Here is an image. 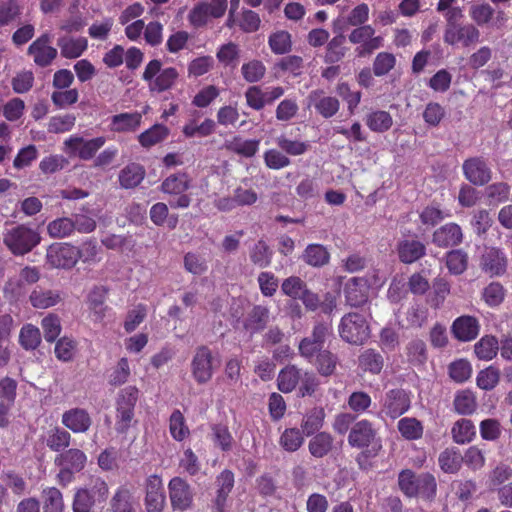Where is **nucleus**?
Masks as SVG:
<instances>
[{
	"mask_svg": "<svg viewBox=\"0 0 512 512\" xmlns=\"http://www.w3.org/2000/svg\"><path fill=\"white\" fill-rule=\"evenodd\" d=\"M480 267L491 277L500 276L506 272L507 258L500 249L489 247L482 254Z\"/></svg>",
	"mask_w": 512,
	"mask_h": 512,
	"instance_id": "obj_20",
	"label": "nucleus"
},
{
	"mask_svg": "<svg viewBox=\"0 0 512 512\" xmlns=\"http://www.w3.org/2000/svg\"><path fill=\"white\" fill-rule=\"evenodd\" d=\"M411 406L409 394L401 388L391 389L385 393L382 411L391 419L406 413Z\"/></svg>",
	"mask_w": 512,
	"mask_h": 512,
	"instance_id": "obj_15",
	"label": "nucleus"
},
{
	"mask_svg": "<svg viewBox=\"0 0 512 512\" xmlns=\"http://www.w3.org/2000/svg\"><path fill=\"white\" fill-rule=\"evenodd\" d=\"M109 289L103 285L94 286L87 295V305L95 321H102L110 309L106 305Z\"/></svg>",
	"mask_w": 512,
	"mask_h": 512,
	"instance_id": "obj_24",
	"label": "nucleus"
},
{
	"mask_svg": "<svg viewBox=\"0 0 512 512\" xmlns=\"http://www.w3.org/2000/svg\"><path fill=\"white\" fill-rule=\"evenodd\" d=\"M359 367L371 374H379L384 366L382 354L375 349H366L358 357Z\"/></svg>",
	"mask_w": 512,
	"mask_h": 512,
	"instance_id": "obj_43",
	"label": "nucleus"
},
{
	"mask_svg": "<svg viewBox=\"0 0 512 512\" xmlns=\"http://www.w3.org/2000/svg\"><path fill=\"white\" fill-rule=\"evenodd\" d=\"M168 490L174 511H186L192 507L194 495L190 485L184 479L172 478L168 483Z\"/></svg>",
	"mask_w": 512,
	"mask_h": 512,
	"instance_id": "obj_14",
	"label": "nucleus"
},
{
	"mask_svg": "<svg viewBox=\"0 0 512 512\" xmlns=\"http://www.w3.org/2000/svg\"><path fill=\"white\" fill-rule=\"evenodd\" d=\"M194 118L190 119L182 128V133L186 138L193 137H208L214 133L216 123L211 118H206L201 124L197 123L196 117L199 116V112L193 113Z\"/></svg>",
	"mask_w": 512,
	"mask_h": 512,
	"instance_id": "obj_34",
	"label": "nucleus"
},
{
	"mask_svg": "<svg viewBox=\"0 0 512 512\" xmlns=\"http://www.w3.org/2000/svg\"><path fill=\"white\" fill-rule=\"evenodd\" d=\"M398 486L408 498L420 497L431 502L437 495L436 478L429 472L416 475L411 469H403L398 474Z\"/></svg>",
	"mask_w": 512,
	"mask_h": 512,
	"instance_id": "obj_3",
	"label": "nucleus"
},
{
	"mask_svg": "<svg viewBox=\"0 0 512 512\" xmlns=\"http://www.w3.org/2000/svg\"><path fill=\"white\" fill-rule=\"evenodd\" d=\"M438 463L444 473L455 474L463 464V455L455 447L444 449L438 457Z\"/></svg>",
	"mask_w": 512,
	"mask_h": 512,
	"instance_id": "obj_37",
	"label": "nucleus"
},
{
	"mask_svg": "<svg viewBox=\"0 0 512 512\" xmlns=\"http://www.w3.org/2000/svg\"><path fill=\"white\" fill-rule=\"evenodd\" d=\"M216 57L223 66L235 68L238 65L240 57L238 44L228 42L221 45L217 50Z\"/></svg>",
	"mask_w": 512,
	"mask_h": 512,
	"instance_id": "obj_54",
	"label": "nucleus"
},
{
	"mask_svg": "<svg viewBox=\"0 0 512 512\" xmlns=\"http://www.w3.org/2000/svg\"><path fill=\"white\" fill-rule=\"evenodd\" d=\"M191 374L200 385L209 382L214 374V356L207 345L196 347L192 361Z\"/></svg>",
	"mask_w": 512,
	"mask_h": 512,
	"instance_id": "obj_11",
	"label": "nucleus"
},
{
	"mask_svg": "<svg viewBox=\"0 0 512 512\" xmlns=\"http://www.w3.org/2000/svg\"><path fill=\"white\" fill-rule=\"evenodd\" d=\"M51 36L42 34L28 47V54L33 57L34 63L39 67L49 66L57 57V49L50 46Z\"/></svg>",
	"mask_w": 512,
	"mask_h": 512,
	"instance_id": "obj_16",
	"label": "nucleus"
},
{
	"mask_svg": "<svg viewBox=\"0 0 512 512\" xmlns=\"http://www.w3.org/2000/svg\"><path fill=\"white\" fill-rule=\"evenodd\" d=\"M266 73V67L262 61L253 59L244 63L241 67V74L248 83L259 82Z\"/></svg>",
	"mask_w": 512,
	"mask_h": 512,
	"instance_id": "obj_64",
	"label": "nucleus"
},
{
	"mask_svg": "<svg viewBox=\"0 0 512 512\" xmlns=\"http://www.w3.org/2000/svg\"><path fill=\"white\" fill-rule=\"evenodd\" d=\"M347 440L352 448L362 450L356 457V462L360 468H364L366 460L370 457H376L382 449L378 429L368 419L356 421L350 428Z\"/></svg>",
	"mask_w": 512,
	"mask_h": 512,
	"instance_id": "obj_1",
	"label": "nucleus"
},
{
	"mask_svg": "<svg viewBox=\"0 0 512 512\" xmlns=\"http://www.w3.org/2000/svg\"><path fill=\"white\" fill-rule=\"evenodd\" d=\"M302 374V370L296 365L285 366L277 377L278 389L283 393L292 392L299 384Z\"/></svg>",
	"mask_w": 512,
	"mask_h": 512,
	"instance_id": "obj_36",
	"label": "nucleus"
},
{
	"mask_svg": "<svg viewBox=\"0 0 512 512\" xmlns=\"http://www.w3.org/2000/svg\"><path fill=\"white\" fill-rule=\"evenodd\" d=\"M408 360L413 365H423L428 358L426 343L421 339L411 340L406 347Z\"/></svg>",
	"mask_w": 512,
	"mask_h": 512,
	"instance_id": "obj_62",
	"label": "nucleus"
},
{
	"mask_svg": "<svg viewBox=\"0 0 512 512\" xmlns=\"http://www.w3.org/2000/svg\"><path fill=\"white\" fill-rule=\"evenodd\" d=\"M463 17L461 8L454 7L445 14L444 43L469 48L480 41V30L473 23L459 22Z\"/></svg>",
	"mask_w": 512,
	"mask_h": 512,
	"instance_id": "obj_2",
	"label": "nucleus"
},
{
	"mask_svg": "<svg viewBox=\"0 0 512 512\" xmlns=\"http://www.w3.org/2000/svg\"><path fill=\"white\" fill-rule=\"evenodd\" d=\"M498 350L499 343L495 336L486 335L474 345L476 357L484 361L492 360L497 355Z\"/></svg>",
	"mask_w": 512,
	"mask_h": 512,
	"instance_id": "obj_48",
	"label": "nucleus"
},
{
	"mask_svg": "<svg viewBox=\"0 0 512 512\" xmlns=\"http://www.w3.org/2000/svg\"><path fill=\"white\" fill-rule=\"evenodd\" d=\"M269 309L263 305H255L246 315L243 328L251 335L263 331L269 322Z\"/></svg>",
	"mask_w": 512,
	"mask_h": 512,
	"instance_id": "obj_28",
	"label": "nucleus"
},
{
	"mask_svg": "<svg viewBox=\"0 0 512 512\" xmlns=\"http://www.w3.org/2000/svg\"><path fill=\"white\" fill-rule=\"evenodd\" d=\"M57 46L60 48L62 57L76 59L87 49L88 41L85 37L62 36L57 40Z\"/></svg>",
	"mask_w": 512,
	"mask_h": 512,
	"instance_id": "obj_33",
	"label": "nucleus"
},
{
	"mask_svg": "<svg viewBox=\"0 0 512 512\" xmlns=\"http://www.w3.org/2000/svg\"><path fill=\"white\" fill-rule=\"evenodd\" d=\"M451 332L458 341L470 342L478 337L480 324L476 317L462 315L453 321Z\"/></svg>",
	"mask_w": 512,
	"mask_h": 512,
	"instance_id": "obj_19",
	"label": "nucleus"
},
{
	"mask_svg": "<svg viewBox=\"0 0 512 512\" xmlns=\"http://www.w3.org/2000/svg\"><path fill=\"white\" fill-rule=\"evenodd\" d=\"M77 342L68 336L59 338L55 344L54 352L58 360L62 362L72 361L76 352Z\"/></svg>",
	"mask_w": 512,
	"mask_h": 512,
	"instance_id": "obj_63",
	"label": "nucleus"
},
{
	"mask_svg": "<svg viewBox=\"0 0 512 512\" xmlns=\"http://www.w3.org/2000/svg\"><path fill=\"white\" fill-rule=\"evenodd\" d=\"M141 120L142 116L138 112L116 114L110 119L109 129L117 133L134 132L139 128Z\"/></svg>",
	"mask_w": 512,
	"mask_h": 512,
	"instance_id": "obj_31",
	"label": "nucleus"
},
{
	"mask_svg": "<svg viewBox=\"0 0 512 512\" xmlns=\"http://www.w3.org/2000/svg\"><path fill=\"white\" fill-rule=\"evenodd\" d=\"M365 125L374 133H385L393 126L392 115L385 110H370L363 118Z\"/></svg>",
	"mask_w": 512,
	"mask_h": 512,
	"instance_id": "obj_32",
	"label": "nucleus"
},
{
	"mask_svg": "<svg viewBox=\"0 0 512 512\" xmlns=\"http://www.w3.org/2000/svg\"><path fill=\"white\" fill-rule=\"evenodd\" d=\"M40 242L39 231L26 224H17L3 232V244L14 256L30 253Z\"/></svg>",
	"mask_w": 512,
	"mask_h": 512,
	"instance_id": "obj_4",
	"label": "nucleus"
},
{
	"mask_svg": "<svg viewBox=\"0 0 512 512\" xmlns=\"http://www.w3.org/2000/svg\"><path fill=\"white\" fill-rule=\"evenodd\" d=\"M71 442V434L59 427H55L48 434L46 439L47 446L54 452H60L67 448Z\"/></svg>",
	"mask_w": 512,
	"mask_h": 512,
	"instance_id": "obj_61",
	"label": "nucleus"
},
{
	"mask_svg": "<svg viewBox=\"0 0 512 512\" xmlns=\"http://www.w3.org/2000/svg\"><path fill=\"white\" fill-rule=\"evenodd\" d=\"M146 512H163L166 504V495L162 478L153 474L146 478L144 483Z\"/></svg>",
	"mask_w": 512,
	"mask_h": 512,
	"instance_id": "obj_12",
	"label": "nucleus"
},
{
	"mask_svg": "<svg viewBox=\"0 0 512 512\" xmlns=\"http://www.w3.org/2000/svg\"><path fill=\"white\" fill-rule=\"evenodd\" d=\"M345 42L346 38L343 34L334 36L327 44L324 62L335 64L341 61L346 53Z\"/></svg>",
	"mask_w": 512,
	"mask_h": 512,
	"instance_id": "obj_50",
	"label": "nucleus"
},
{
	"mask_svg": "<svg viewBox=\"0 0 512 512\" xmlns=\"http://www.w3.org/2000/svg\"><path fill=\"white\" fill-rule=\"evenodd\" d=\"M61 293L58 290L36 286L29 295L30 304L36 309H47L60 303Z\"/></svg>",
	"mask_w": 512,
	"mask_h": 512,
	"instance_id": "obj_29",
	"label": "nucleus"
},
{
	"mask_svg": "<svg viewBox=\"0 0 512 512\" xmlns=\"http://www.w3.org/2000/svg\"><path fill=\"white\" fill-rule=\"evenodd\" d=\"M303 435L298 428H286L280 436L279 444L285 451L295 452L304 443Z\"/></svg>",
	"mask_w": 512,
	"mask_h": 512,
	"instance_id": "obj_57",
	"label": "nucleus"
},
{
	"mask_svg": "<svg viewBox=\"0 0 512 512\" xmlns=\"http://www.w3.org/2000/svg\"><path fill=\"white\" fill-rule=\"evenodd\" d=\"M463 241L461 227L456 223H447L436 229L432 235V242L440 248L459 245Z\"/></svg>",
	"mask_w": 512,
	"mask_h": 512,
	"instance_id": "obj_21",
	"label": "nucleus"
},
{
	"mask_svg": "<svg viewBox=\"0 0 512 512\" xmlns=\"http://www.w3.org/2000/svg\"><path fill=\"white\" fill-rule=\"evenodd\" d=\"M169 129L163 124H155L138 136L141 146L150 148L167 138Z\"/></svg>",
	"mask_w": 512,
	"mask_h": 512,
	"instance_id": "obj_49",
	"label": "nucleus"
},
{
	"mask_svg": "<svg viewBox=\"0 0 512 512\" xmlns=\"http://www.w3.org/2000/svg\"><path fill=\"white\" fill-rule=\"evenodd\" d=\"M82 490H86L88 494L96 502H103L107 499L109 494V487L104 479L99 476H91Z\"/></svg>",
	"mask_w": 512,
	"mask_h": 512,
	"instance_id": "obj_60",
	"label": "nucleus"
},
{
	"mask_svg": "<svg viewBox=\"0 0 512 512\" xmlns=\"http://www.w3.org/2000/svg\"><path fill=\"white\" fill-rule=\"evenodd\" d=\"M145 177V169L138 163H129L118 176L119 184L124 189L137 187Z\"/></svg>",
	"mask_w": 512,
	"mask_h": 512,
	"instance_id": "obj_35",
	"label": "nucleus"
},
{
	"mask_svg": "<svg viewBox=\"0 0 512 512\" xmlns=\"http://www.w3.org/2000/svg\"><path fill=\"white\" fill-rule=\"evenodd\" d=\"M138 398L139 390L136 386H127L119 391L116 398L115 416V430L117 433L125 434L130 429Z\"/></svg>",
	"mask_w": 512,
	"mask_h": 512,
	"instance_id": "obj_6",
	"label": "nucleus"
},
{
	"mask_svg": "<svg viewBox=\"0 0 512 512\" xmlns=\"http://www.w3.org/2000/svg\"><path fill=\"white\" fill-rule=\"evenodd\" d=\"M44 512H63L64 500L61 491L56 487H47L42 490Z\"/></svg>",
	"mask_w": 512,
	"mask_h": 512,
	"instance_id": "obj_52",
	"label": "nucleus"
},
{
	"mask_svg": "<svg viewBox=\"0 0 512 512\" xmlns=\"http://www.w3.org/2000/svg\"><path fill=\"white\" fill-rule=\"evenodd\" d=\"M326 413L323 407L315 406L309 409L302 418L301 431L307 437H310L318 432L324 426Z\"/></svg>",
	"mask_w": 512,
	"mask_h": 512,
	"instance_id": "obj_30",
	"label": "nucleus"
},
{
	"mask_svg": "<svg viewBox=\"0 0 512 512\" xmlns=\"http://www.w3.org/2000/svg\"><path fill=\"white\" fill-rule=\"evenodd\" d=\"M191 178L185 172H177L166 177L161 183V191L171 196L168 203L171 208L185 209L191 204V197L186 193L191 187Z\"/></svg>",
	"mask_w": 512,
	"mask_h": 512,
	"instance_id": "obj_5",
	"label": "nucleus"
},
{
	"mask_svg": "<svg viewBox=\"0 0 512 512\" xmlns=\"http://www.w3.org/2000/svg\"><path fill=\"white\" fill-rule=\"evenodd\" d=\"M500 369L494 365L480 370L476 376V385L484 391L493 390L500 381Z\"/></svg>",
	"mask_w": 512,
	"mask_h": 512,
	"instance_id": "obj_51",
	"label": "nucleus"
},
{
	"mask_svg": "<svg viewBox=\"0 0 512 512\" xmlns=\"http://www.w3.org/2000/svg\"><path fill=\"white\" fill-rule=\"evenodd\" d=\"M397 429L401 436L408 441L418 440L424 433L422 422L415 417L401 418L397 423Z\"/></svg>",
	"mask_w": 512,
	"mask_h": 512,
	"instance_id": "obj_44",
	"label": "nucleus"
},
{
	"mask_svg": "<svg viewBox=\"0 0 512 512\" xmlns=\"http://www.w3.org/2000/svg\"><path fill=\"white\" fill-rule=\"evenodd\" d=\"M178 77L176 68L162 69V62L158 59L149 61L142 74V79L148 83L150 91L158 93L171 89Z\"/></svg>",
	"mask_w": 512,
	"mask_h": 512,
	"instance_id": "obj_7",
	"label": "nucleus"
},
{
	"mask_svg": "<svg viewBox=\"0 0 512 512\" xmlns=\"http://www.w3.org/2000/svg\"><path fill=\"white\" fill-rule=\"evenodd\" d=\"M169 431L172 438L179 442L183 441L190 434L185 418L178 409L174 410L170 415Z\"/></svg>",
	"mask_w": 512,
	"mask_h": 512,
	"instance_id": "obj_58",
	"label": "nucleus"
},
{
	"mask_svg": "<svg viewBox=\"0 0 512 512\" xmlns=\"http://www.w3.org/2000/svg\"><path fill=\"white\" fill-rule=\"evenodd\" d=\"M313 364L321 376L328 377L334 374L338 365V357L331 351L324 349L316 355Z\"/></svg>",
	"mask_w": 512,
	"mask_h": 512,
	"instance_id": "obj_47",
	"label": "nucleus"
},
{
	"mask_svg": "<svg viewBox=\"0 0 512 512\" xmlns=\"http://www.w3.org/2000/svg\"><path fill=\"white\" fill-rule=\"evenodd\" d=\"M268 44L274 54H286L292 48L291 34L285 30L274 32L269 36Z\"/></svg>",
	"mask_w": 512,
	"mask_h": 512,
	"instance_id": "obj_56",
	"label": "nucleus"
},
{
	"mask_svg": "<svg viewBox=\"0 0 512 512\" xmlns=\"http://www.w3.org/2000/svg\"><path fill=\"white\" fill-rule=\"evenodd\" d=\"M336 93L347 104V111L350 115L355 114L358 105L361 102L362 92L353 91L347 82H339L336 86Z\"/></svg>",
	"mask_w": 512,
	"mask_h": 512,
	"instance_id": "obj_55",
	"label": "nucleus"
},
{
	"mask_svg": "<svg viewBox=\"0 0 512 512\" xmlns=\"http://www.w3.org/2000/svg\"><path fill=\"white\" fill-rule=\"evenodd\" d=\"M75 231L72 217H59L49 222L47 232L51 238H66Z\"/></svg>",
	"mask_w": 512,
	"mask_h": 512,
	"instance_id": "obj_53",
	"label": "nucleus"
},
{
	"mask_svg": "<svg viewBox=\"0 0 512 512\" xmlns=\"http://www.w3.org/2000/svg\"><path fill=\"white\" fill-rule=\"evenodd\" d=\"M453 407L459 415H471L477 409V398L475 393L469 389L456 392L453 400Z\"/></svg>",
	"mask_w": 512,
	"mask_h": 512,
	"instance_id": "obj_42",
	"label": "nucleus"
},
{
	"mask_svg": "<svg viewBox=\"0 0 512 512\" xmlns=\"http://www.w3.org/2000/svg\"><path fill=\"white\" fill-rule=\"evenodd\" d=\"M234 483V473L229 469H224L216 477V496L214 499L215 512H225L226 502L234 487Z\"/></svg>",
	"mask_w": 512,
	"mask_h": 512,
	"instance_id": "obj_22",
	"label": "nucleus"
},
{
	"mask_svg": "<svg viewBox=\"0 0 512 512\" xmlns=\"http://www.w3.org/2000/svg\"><path fill=\"white\" fill-rule=\"evenodd\" d=\"M446 266L451 274L461 275L468 266V255L461 249L451 250L446 254Z\"/></svg>",
	"mask_w": 512,
	"mask_h": 512,
	"instance_id": "obj_59",
	"label": "nucleus"
},
{
	"mask_svg": "<svg viewBox=\"0 0 512 512\" xmlns=\"http://www.w3.org/2000/svg\"><path fill=\"white\" fill-rule=\"evenodd\" d=\"M462 171L465 179L475 186H484L492 179V170L486 159L481 156L464 160Z\"/></svg>",
	"mask_w": 512,
	"mask_h": 512,
	"instance_id": "obj_13",
	"label": "nucleus"
},
{
	"mask_svg": "<svg viewBox=\"0 0 512 512\" xmlns=\"http://www.w3.org/2000/svg\"><path fill=\"white\" fill-rule=\"evenodd\" d=\"M224 147L227 151L237 154L243 158H252L259 151L260 140L244 139L242 136L236 135L230 140H226Z\"/></svg>",
	"mask_w": 512,
	"mask_h": 512,
	"instance_id": "obj_27",
	"label": "nucleus"
},
{
	"mask_svg": "<svg viewBox=\"0 0 512 512\" xmlns=\"http://www.w3.org/2000/svg\"><path fill=\"white\" fill-rule=\"evenodd\" d=\"M309 104L325 119L334 117L340 109V101L334 96H327L321 89L313 90L308 95Z\"/></svg>",
	"mask_w": 512,
	"mask_h": 512,
	"instance_id": "obj_18",
	"label": "nucleus"
},
{
	"mask_svg": "<svg viewBox=\"0 0 512 512\" xmlns=\"http://www.w3.org/2000/svg\"><path fill=\"white\" fill-rule=\"evenodd\" d=\"M112 512H135L132 503V493L127 485L119 486L110 500Z\"/></svg>",
	"mask_w": 512,
	"mask_h": 512,
	"instance_id": "obj_45",
	"label": "nucleus"
},
{
	"mask_svg": "<svg viewBox=\"0 0 512 512\" xmlns=\"http://www.w3.org/2000/svg\"><path fill=\"white\" fill-rule=\"evenodd\" d=\"M397 254L400 262L412 264L426 255V246L415 239H404L397 244Z\"/></svg>",
	"mask_w": 512,
	"mask_h": 512,
	"instance_id": "obj_26",
	"label": "nucleus"
},
{
	"mask_svg": "<svg viewBox=\"0 0 512 512\" xmlns=\"http://www.w3.org/2000/svg\"><path fill=\"white\" fill-rule=\"evenodd\" d=\"M273 251L263 239L258 240L249 250L251 263L261 269L271 265Z\"/></svg>",
	"mask_w": 512,
	"mask_h": 512,
	"instance_id": "obj_40",
	"label": "nucleus"
},
{
	"mask_svg": "<svg viewBox=\"0 0 512 512\" xmlns=\"http://www.w3.org/2000/svg\"><path fill=\"white\" fill-rule=\"evenodd\" d=\"M86 461V454L76 448L68 449L55 458V464L57 466H66L76 472H80L85 467Z\"/></svg>",
	"mask_w": 512,
	"mask_h": 512,
	"instance_id": "obj_38",
	"label": "nucleus"
},
{
	"mask_svg": "<svg viewBox=\"0 0 512 512\" xmlns=\"http://www.w3.org/2000/svg\"><path fill=\"white\" fill-rule=\"evenodd\" d=\"M452 439L457 444L470 443L476 436V428L472 420L458 419L451 428Z\"/></svg>",
	"mask_w": 512,
	"mask_h": 512,
	"instance_id": "obj_41",
	"label": "nucleus"
},
{
	"mask_svg": "<svg viewBox=\"0 0 512 512\" xmlns=\"http://www.w3.org/2000/svg\"><path fill=\"white\" fill-rule=\"evenodd\" d=\"M335 449V437L327 431L318 432L310 438L308 451L313 458L322 459Z\"/></svg>",
	"mask_w": 512,
	"mask_h": 512,
	"instance_id": "obj_25",
	"label": "nucleus"
},
{
	"mask_svg": "<svg viewBox=\"0 0 512 512\" xmlns=\"http://www.w3.org/2000/svg\"><path fill=\"white\" fill-rule=\"evenodd\" d=\"M41 332L31 323L24 324L19 332V344L26 351L36 350L41 344Z\"/></svg>",
	"mask_w": 512,
	"mask_h": 512,
	"instance_id": "obj_46",
	"label": "nucleus"
},
{
	"mask_svg": "<svg viewBox=\"0 0 512 512\" xmlns=\"http://www.w3.org/2000/svg\"><path fill=\"white\" fill-rule=\"evenodd\" d=\"M46 263L56 269L69 270L79 261L78 247L68 242H56L46 250Z\"/></svg>",
	"mask_w": 512,
	"mask_h": 512,
	"instance_id": "obj_10",
	"label": "nucleus"
},
{
	"mask_svg": "<svg viewBox=\"0 0 512 512\" xmlns=\"http://www.w3.org/2000/svg\"><path fill=\"white\" fill-rule=\"evenodd\" d=\"M105 143L106 138L104 136L85 139L80 135L74 134L70 135L63 142V151L70 158L77 157L80 160L89 161L96 156Z\"/></svg>",
	"mask_w": 512,
	"mask_h": 512,
	"instance_id": "obj_8",
	"label": "nucleus"
},
{
	"mask_svg": "<svg viewBox=\"0 0 512 512\" xmlns=\"http://www.w3.org/2000/svg\"><path fill=\"white\" fill-rule=\"evenodd\" d=\"M62 424L73 433H86L92 425V418L83 408H71L62 414Z\"/></svg>",
	"mask_w": 512,
	"mask_h": 512,
	"instance_id": "obj_23",
	"label": "nucleus"
},
{
	"mask_svg": "<svg viewBox=\"0 0 512 512\" xmlns=\"http://www.w3.org/2000/svg\"><path fill=\"white\" fill-rule=\"evenodd\" d=\"M370 286L363 277H353L344 286V295L348 305L352 307L363 306L369 298Z\"/></svg>",
	"mask_w": 512,
	"mask_h": 512,
	"instance_id": "obj_17",
	"label": "nucleus"
},
{
	"mask_svg": "<svg viewBox=\"0 0 512 512\" xmlns=\"http://www.w3.org/2000/svg\"><path fill=\"white\" fill-rule=\"evenodd\" d=\"M339 335L347 343L361 345L370 336L366 318L359 313H348L341 318Z\"/></svg>",
	"mask_w": 512,
	"mask_h": 512,
	"instance_id": "obj_9",
	"label": "nucleus"
},
{
	"mask_svg": "<svg viewBox=\"0 0 512 512\" xmlns=\"http://www.w3.org/2000/svg\"><path fill=\"white\" fill-rule=\"evenodd\" d=\"M302 260L309 266L320 268L329 263L330 253L322 244H309L302 254Z\"/></svg>",
	"mask_w": 512,
	"mask_h": 512,
	"instance_id": "obj_39",
	"label": "nucleus"
}]
</instances>
